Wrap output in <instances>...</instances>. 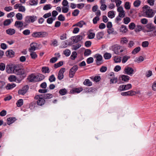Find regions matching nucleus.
<instances>
[{"mask_svg": "<svg viewBox=\"0 0 156 156\" xmlns=\"http://www.w3.org/2000/svg\"><path fill=\"white\" fill-rule=\"evenodd\" d=\"M121 78V80L124 82H128L129 80L130 77L124 75H121L119 77V80H120V78Z\"/></svg>", "mask_w": 156, "mask_h": 156, "instance_id": "13", "label": "nucleus"}, {"mask_svg": "<svg viewBox=\"0 0 156 156\" xmlns=\"http://www.w3.org/2000/svg\"><path fill=\"white\" fill-rule=\"evenodd\" d=\"M104 35L103 32H99L96 34V37L98 40H100L103 38Z\"/></svg>", "mask_w": 156, "mask_h": 156, "instance_id": "30", "label": "nucleus"}, {"mask_svg": "<svg viewBox=\"0 0 156 156\" xmlns=\"http://www.w3.org/2000/svg\"><path fill=\"white\" fill-rule=\"evenodd\" d=\"M39 32H35L31 34V36L34 38H39Z\"/></svg>", "mask_w": 156, "mask_h": 156, "instance_id": "48", "label": "nucleus"}, {"mask_svg": "<svg viewBox=\"0 0 156 156\" xmlns=\"http://www.w3.org/2000/svg\"><path fill=\"white\" fill-rule=\"evenodd\" d=\"M37 100H38L37 101V104L38 105L40 106H42L43 105L45 102V100L44 99H42L41 98H39Z\"/></svg>", "mask_w": 156, "mask_h": 156, "instance_id": "20", "label": "nucleus"}, {"mask_svg": "<svg viewBox=\"0 0 156 156\" xmlns=\"http://www.w3.org/2000/svg\"><path fill=\"white\" fill-rule=\"evenodd\" d=\"M17 119L15 117H12L8 118L7 120V124L10 125V124L14 122Z\"/></svg>", "mask_w": 156, "mask_h": 156, "instance_id": "17", "label": "nucleus"}, {"mask_svg": "<svg viewBox=\"0 0 156 156\" xmlns=\"http://www.w3.org/2000/svg\"><path fill=\"white\" fill-rule=\"evenodd\" d=\"M145 12L146 13V16L149 18L152 17L154 15V13L153 11V9H152L146 10Z\"/></svg>", "mask_w": 156, "mask_h": 156, "instance_id": "7", "label": "nucleus"}, {"mask_svg": "<svg viewBox=\"0 0 156 156\" xmlns=\"http://www.w3.org/2000/svg\"><path fill=\"white\" fill-rule=\"evenodd\" d=\"M30 52V55L32 59H34L37 58V55L35 52L31 51V52Z\"/></svg>", "mask_w": 156, "mask_h": 156, "instance_id": "35", "label": "nucleus"}, {"mask_svg": "<svg viewBox=\"0 0 156 156\" xmlns=\"http://www.w3.org/2000/svg\"><path fill=\"white\" fill-rule=\"evenodd\" d=\"M23 100L22 99L18 100L16 102V105L18 107H21L23 105Z\"/></svg>", "mask_w": 156, "mask_h": 156, "instance_id": "29", "label": "nucleus"}, {"mask_svg": "<svg viewBox=\"0 0 156 156\" xmlns=\"http://www.w3.org/2000/svg\"><path fill=\"white\" fill-rule=\"evenodd\" d=\"M36 79H37V76L32 73L28 76L27 79L29 82H36L37 80H35Z\"/></svg>", "mask_w": 156, "mask_h": 156, "instance_id": "5", "label": "nucleus"}, {"mask_svg": "<svg viewBox=\"0 0 156 156\" xmlns=\"http://www.w3.org/2000/svg\"><path fill=\"white\" fill-rule=\"evenodd\" d=\"M124 87V90H126L130 89L132 88V85L130 83H129L127 85H123Z\"/></svg>", "mask_w": 156, "mask_h": 156, "instance_id": "42", "label": "nucleus"}, {"mask_svg": "<svg viewBox=\"0 0 156 156\" xmlns=\"http://www.w3.org/2000/svg\"><path fill=\"white\" fill-rule=\"evenodd\" d=\"M97 89L93 87L87 88L86 89V91L87 92H94L97 91Z\"/></svg>", "mask_w": 156, "mask_h": 156, "instance_id": "27", "label": "nucleus"}, {"mask_svg": "<svg viewBox=\"0 0 156 156\" xmlns=\"http://www.w3.org/2000/svg\"><path fill=\"white\" fill-rule=\"evenodd\" d=\"M41 71L42 73H48L50 72L49 68L47 67H43L41 69Z\"/></svg>", "mask_w": 156, "mask_h": 156, "instance_id": "31", "label": "nucleus"}, {"mask_svg": "<svg viewBox=\"0 0 156 156\" xmlns=\"http://www.w3.org/2000/svg\"><path fill=\"white\" fill-rule=\"evenodd\" d=\"M128 42V40L126 37H123L121 38L120 43L122 44H126Z\"/></svg>", "mask_w": 156, "mask_h": 156, "instance_id": "39", "label": "nucleus"}, {"mask_svg": "<svg viewBox=\"0 0 156 156\" xmlns=\"http://www.w3.org/2000/svg\"><path fill=\"white\" fill-rule=\"evenodd\" d=\"M83 84L85 85L90 86L92 85V83L90 80L89 79H86L83 82Z\"/></svg>", "mask_w": 156, "mask_h": 156, "instance_id": "33", "label": "nucleus"}, {"mask_svg": "<svg viewBox=\"0 0 156 156\" xmlns=\"http://www.w3.org/2000/svg\"><path fill=\"white\" fill-rule=\"evenodd\" d=\"M12 73H14L17 75H23V73L27 74L26 71L24 69L22 68H19V69H17V70L13 71Z\"/></svg>", "mask_w": 156, "mask_h": 156, "instance_id": "4", "label": "nucleus"}, {"mask_svg": "<svg viewBox=\"0 0 156 156\" xmlns=\"http://www.w3.org/2000/svg\"><path fill=\"white\" fill-rule=\"evenodd\" d=\"M100 20V18L99 17L96 16L94 17L93 20V23L94 24H96L97 23L98 21Z\"/></svg>", "mask_w": 156, "mask_h": 156, "instance_id": "64", "label": "nucleus"}, {"mask_svg": "<svg viewBox=\"0 0 156 156\" xmlns=\"http://www.w3.org/2000/svg\"><path fill=\"white\" fill-rule=\"evenodd\" d=\"M56 78L54 75H52L50 76L49 78V80L50 82L55 81Z\"/></svg>", "mask_w": 156, "mask_h": 156, "instance_id": "54", "label": "nucleus"}, {"mask_svg": "<svg viewBox=\"0 0 156 156\" xmlns=\"http://www.w3.org/2000/svg\"><path fill=\"white\" fill-rule=\"evenodd\" d=\"M140 50V47H137L134 49L132 52L133 54H135L138 52Z\"/></svg>", "mask_w": 156, "mask_h": 156, "instance_id": "38", "label": "nucleus"}, {"mask_svg": "<svg viewBox=\"0 0 156 156\" xmlns=\"http://www.w3.org/2000/svg\"><path fill=\"white\" fill-rule=\"evenodd\" d=\"M16 86V85L14 83H12L11 84L8 83L5 87L7 90H10L12 88L15 87Z\"/></svg>", "mask_w": 156, "mask_h": 156, "instance_id": "22", "label": "nucleus"}, {"mask_svg": "<svg viewBox=\"0 0 156 156\" xmlns=\"http://www.w3.org/2000/svg\"><path fill=\"white\" fill-rule=\"evenodd\" d=\"M135 92L133 90H130L127 92H122L121 93V95L123 96H132L134 95Z\"/></svg>", "mask_w": 156, "mask_h": 156, "instance_id": "10", "label": "nucleus"}, {"mask_svg": "<svg viewBox=\"0 0 156 156\" xmlns=\"http://www.w3.org/2000/svg\"><path fill=\"white\" fill-rule=\"evenodd\" d=\"M78 27H82L83 25L86 24V23L84 21L81 20L77 23Z\"/></svg>", "mask_w": 156, "mask_h": 156, "instance_id": "56", "label": "nucleus"}, {"mask_svg": "<svg viewBox=\"0 0 156 156\" xmlns=\"http://www.w3.org/2000/svg\"><path fill=\"white\" fill-rule=\"evenodd\" d=\"M58 60V58L56 57L52 58L50 60V63H54Z\"/></svg>", "mask_w": 156, "mask_h": 156, "instance_id": "63", "label": "nucleus"}, {"mask_svg": "<svg viewBox=\"0 0 156 156\" xmlns=\"http://www.w3.org/2000/svg\"><path fill=\"white\" fill-rule=\"evenodd\" d=\"M27 74L23 73V75H19L18 77H16V82L20 83L27 76Z\"/></svg>", "mask_w": 156, "mask_h": 156, "instance_id": "14", "label": "nucleus"}, {"mask_svg": "<svg viewBox=\"0 0 156 156\" xmlns=\"http://www.w3.org/2000/svg\"><path fill=\"white\" fill-rule=\"evenodd\" d=\"M144 28V27L143 28L141 26L138 25L136 26V27L135 29V31L136 32H138L143 30Z\"/></svg>", "mask_w": 156, "mask_h": 156, "instance_id": "43", "label": "nucleus"}, {"mask_svg": "<svg viewBox=\"0 0 156 156\" xmlns=\"http://www.w3.org/2000/svg\"><path fill=\"white\" fill-rule=\"evenodd\" d=\"M12 21V19H6L4 21L3 25L4 26H8L10 24Z\"/></svg>", "mask_w": 156, "mask_h": 156, "instance_id": "23", "label": "nucleus"}, {"mask_svg": "<svg viewBox=\"0 0 156 156\" xmlns=\"http://www.w3.org/2000/svg\"><path fill=\"white\" fill-rule=\"evenodd\" d=\"M72 38L73 41L75 43H78L83 39L82 36L80 35L73 36Z\"/></svg>", "mask_w": 156, "mask_h": 156, "instance_id": "9", "label": "nucleus"}, {"mask_svg": "<svg viewBox=\"0 0 156 156\" xmlns=\"http://www.w3.org/2000/svg\"><path fill=\"white\" fill-rule=\"evenodd\" d=\"M8 79L11 82H16V77L15 75H11L8 77Z\"/></svg>", "mask_w": 156, "mask_h": 156, "instance_id": "24", "label": "nucleus"}, {"mask_svg": "<svg viewBox=\"0 0 156 156\" xmlns=\"http://www.w3.org/2000/svg\"><path fill=\"white\" fill-rule=\"evenodd\" d=\"M144 60V57L142 56H140L138 58H136V59L134 60V61L136 62L140 63V62L143 61Z\"/></svg>", "mask_w": 156, "mask_h": 156, "instance_id": "36", "label": "nucleus"}, {"mask_svg": "<svg viewBox=\"0 0 156 156\" xmlns=\"http://www.w3.org/2000/svg\"><path fill=\"white\" fill-rule=\"evenodd\" d=\"M30 48H29V51L30 52L31 51H34L36 50V47L33 45V43H32L30 44Z\"/></svg>", "mask_w": 156, "mask_h": 156, "instance_id": "41", "label": "nucleus"}, {"mask_svg": "<svg viewBox=\"0 0 156 156\" xmlns=\"http://www.w3.org/2000/svg\"><path fill=\"white\" fill-rule=\"evenodd\" d=\"M53 96V95L52 94L49 93L45 94V96L44 98V100L45 99H50L52 98Z\"/></svg>", "mask_w": 156, "mask_h": 156, "instance_id": "49", "label": "nucleus"}, {"mask_svg": "<svg viewBox=\"0 0 156 156\" xmlns=\"http://www.w3.org/2000/svg\"><path fill=\"white\" fill-rule=\"evenodd\" d=\"M14 26L18 28H21L23 26V23L22 21H16L15 23Z\"/></svg>", "mask_w": 156, "mask_h": 156, "instance_id": "21", "label": "nucleus"}, {"mask_svg": "<svg viewBox=\"0 0 156 156\" xmlns=\"http://www.w3.org/2000/svg\"><path fill=\"white\" fill-rule=\"evenodd\" d=\"M141 3V1L140 0H136L133 3V5L135 7H138Z\"/></svg>", "mask_w": 156, "mask_h": 156, "instance_id": "51", "label": "nucleus"}, {"mask_svg": "<svg viewBox=\"0 0 156 156\" xmlns=\"http://www.w3.org/2000/svg\"><path fill=\"white\" fill-rule=\"evenodd\" d=\"M67 93V90L65 88L61 89L59 90V94L62 95L66 94Z\"/></svg>", "mask_w": 156, "mask_h": 156, "instance_id": "44", "label": "nucleus"}, {"mask_svg": "<svg viewBox=\"0 0 156 156\" xmlns=\"http://www.w3.org/2000/svg\"><path fill=\"white\" fill-rule=\"evenodd\" d=\"M118 78L117 77H114V78L111 79L110 80V84H112L114 83H117L118 84H121L123 83L124 82H122L121 81H119V82H118Z\"/></svg>", "mask_w": 156, "mask_h": 156, "instance_id": "15", "label": "nucleus"}, {"mask_svg": "<svg viewBox=\"0 0 156 156\" xmlns=\"http://www.w3.org/2000/svg\"><path fill=\"white\" fill-rule=\"evenodd\" d=\"M83 90L82 87L74 88L71 90L70 91V94H75L76 93H79L82 91Z\"/></svg>", "mask_w": 156, "mask_h": 156, "instance_id": "11", "label": "nucleus"}, {"mask_svg": "<svg viewBox=\"0 0 156 156\" xmlns=\"http://www.w3.org/2000/svg\"><path fill=\"white\" fill-rule=\"evenodd\" d=\"M38 3V0H30L29 4L31 5H37Z\"/></svg>", "mask_w": 156, "mask_h": 156, "instance_id": "40", "label": "nucleus"}, {"mask_svg": "<svg viewBox=\"0 0 156 156\" xmlns=\"http://www.w3.org/2000/svg\"><path fill=\"white\" fill-rule=\"evenodd\" d=\"M146 28L147 29V30H146V31L147 32H150L151 31H153L155 30V27L153 24L152 23H149L145 26L144 27V28Z\"/></svg>", "mask_w": 156, "mask_h": 156, "instance_id": "3", "label": "nucleus"}, {"mask_svg": "<svg viewBox=\"0 0 156 156\" xmlns=\"http://www.w3.org/2000/svg\"><path fill=\"white\" fill-rule=\"evenodd\" d=\"M124 7L126 9H129L130 8V3L129 2H126L124 5Z\"/></svg>", "mask_w": 156, "mask_h": 156, "instance_id": "60", "label": "nucleus"}, {"mask_svg": "<svg viewBox=\"0 0 156 156\" xmlns=\"http://www.w3.org/2000/svg\"><path fill=\"white\" fill-rule=\"evenodd\" d=\"M78 66L77 65H75L72 67L69 70V76L70 78L73 77L75 73L78 69Z\"/></svg>", "mask_w": 156, "mask_h": 156, "instance_id": "2", "label": "nucleus"}, {"mask_svg": "<svg viewBox=\"0 0 156 156\" xmlns=\"http://www.w3.org/2000/svg\"><path fill=\"white\" fill-rule=\"evenodd\" d=\"M6 32L8 34L12 35L15 34L16 30L14 29L10 28L7 30L6 31Z\"/></svg>", "mask_w": 156, "mask_h": 156, "instance_id": "19", "label": "nucleus"}, {"mask_svg": "<svg viewBox=\"0 0 156 156\" xmlns=\"http://www.w3.org/2000/svg\"><path fill=\"white\" fill-rule=\"evenodd\" d=\"M136 25L133 23H131L129 25V28L131 30L134 29Z\"/></svg>", "mask_w": 156, "mask_h": 156, "instance_id": "58", "label": "nucleus"}, {"mask_svg": "<svg viewBox=\"0 0 156 156\" xmlns=\"http://www.w3.org/2000/svg\"><path fill=\"white\" fill-rule=\"evenodd\" d=\"M111 54L107 52H106L104 55V57L105 59H109L111 58Z\"/></svg>", "mask_w": 156, "mask_h": 156, "instance_id": "37", "label": "nucleus"}, {"mask_svg": "<svg viewBox=\"0 0 156 156\" xmlns=\"http://www.w3.org/2000/svg\"><path fill=\"white\" fill-rule=\"evenodd\" d=\"M80 11L78 9H75L74 10L72 13V14L73 16H77L79 14Z\"/></svg>", "mask_w": 156, "mask_h": 156, "instance_id": "59", "label": "nucleus"}, {"mask_svg": "<svg viewBox=\"0 0 156 156\" xmlns=\"http://www.w3.org/2000/svg\"><path fill=\"white\" fill-rule=\"evenodd\" d=\"M130 58L129 56L125 55L123 57L122 62V63H125L126 62L127 60Z\"/></svg>", "mask_w": 156, "mask_h": 156, "instance_id": "45", "label": "nucleus"}, {"mask_svg": "<svg viewBox=\"0 0 156 156\" xmlns=\"http://www.w3.org/2000/svg\"><path fill=\"white\" fill-rule=\"evenodd\" d=\"M15 53L12 50L9 49L5 52L6 56L9 58H12L14 57Z\"/></svg>", "mask_w": 156, "mask_h": 156, "instance_id": "12", "label": "nucleus"}, {"mask_svg": "<svg viewBox=\"0 0 156 156\" xmlns=\"http://www.w3.org/2000/svg\"><path fill=\"white\" fill-rule=\"evenodd\" d=\"M12 71L17 70L19 68H22V66L20 64H13Z\"/></svg>", "mask_w": 156, "mask_h": 156, "instance_id": "26", "label": "nucleus"}, {"mask_svg": "<svg viewBox=\"0 0 156 156\" xmlns=\"http://www.w3.org/2000/svg\"><path fill=\"white\" fill-rule=\"evenodd\" d=\"M13 64L7 65L6 68V71L8 73H12V71Z\"/></svg>", "mask_w": 156, "mask_h": 156, "instance_id": "16", "label": "nucleus"}, {"mask_svg": "<svg viewBox=\"0 0 156 156\" xmlns=\"http://www.w3.org/2000/svg\"><path fill=\"white\" fill-rule=\"evenodd\" d=\"M77 55V53L75 51H73L72 54L70 56L71 59L73 60H74L75 58L76 57Z\"/></svg>", "mask_w": 156, "mask_h": 156, "instance_id": "46", "label": "nucleus"}, {"mask_svg": "<svg viewBox=\"0 0 156 156\" xmlns=\"http://www.w3.org/2000/svg\"><path fill=\"white\" fill-rule=\"evenodd\" d=\"M67 41H63L61 43V45L60 46V47L61 48H65L67 47L68 46V44L67 42H66Z\"/></svg>", "mask_w": 156, "mask_h": 156, "instance_id": "47", "label": "nucleus"}, {"mask_svg": "<svg viewBox=\"0 0 156 156\" xmlns=\"http://www.w3.org/2000/svg\"><path fill=\"white\" fill-rule=\"evenodd\" d=\"M121 46L118 44H115L112 47V50L114 53L116 55H119V51L120 49Z\"/></svg>", "mask_w": 156, "mask_h": 156, "instance_id": "6", "label": "nucleus"}, {"mask_svg": "<svg viewBox=\"0 0 156 156\" xmlns=\"http://www.w3.org/2000/svg\"><path fill=\"white\" fill-rule=\"evenodd\" d=\"M65 70V68H62L59 70V80H61L63 78V73Z\"/></svg>", "mask_w": 156, "mask_h": 156, "instance_id": "18", "label": "nucleus"}, {"mask_svg": "<svg viewBox=\"0 0 156 156\" xmlns=\"http://www.w3.org/2000/svg\"><path fill=\"white\" fill-rule=\"evenodd\" d=\"M39 33V38L45 37L48 35V33L45 31H40Z\"/></svg>", "mask_w": 156, "mask_h": 156, "instance_id": "28", "label": "nucleus"}, {"mask_svg": "<svg viewBox=\"0 0 156 156\" xmlns=\"http://www.w3.org/2000/svg\"><path fill=\"white\" fill-rule=\"evenodd\" d=\"M51 5L50 4H46L43 7V9L44 10H47L51 9Z\"/></svg>", "mask_w": 156, "mask_h": 156, "instance_id": "55", "label": "nucleus"}, {"mask_svg": "<svg viewBox=\"0 0 156 156\" xmlns=\"http://www.w3.org/2000/svg\"><path fill=\"white\" fill-rule=\"evenodd\" d=\"M16 16L18 20H21L23 19L22 14L20 13L16 14Z\"/></svg>", "mask_w": 156, "mask_h": 156, "instance_id": "52", "label": "nucleus"}, {"mask_svg": "<svg viewBox=\"0 0 156 156\" xmlns=\"http://www.w3.org/2000/svg\"><path fill=\"white\" fill-rule=\"evenodd\" d=\"M63 53L66 56H68L70 55L71 51L69 50L66 49L63 51Z\"/></svg>", "mask_w": 156, "mask_h": 156, "instance_id": "50", "label": "nucleus"}, {"mask_svg": "<svg viewBox=\"0 0 156 156\" xmlns=\"http://www.w3.org/2000/svg\"><path fill=\"white\" fill-rule=\"evenodd\" d=\"M90 34L88 36V37L90 39H92L94 38L95 34L94 33L90 32H89Z\"/></svg>", "mask_w": 156, "mask_h": 156, "instance_id": "61", "label": "nucleus"}, {"mask_svg": "<svg viewBox=\"0 0 156 156\" xmlns=\"http://www.w3.org/2000/svg\"><path fill=\"white\" fill-rule=\"evenodd\" d=\"M91 51L90 49H86L84 52V56H88L91 54Z\"/></svg>", "mask_w": 156, "mask_h": 156, "instance_id": "53", "label": "nucleus"}, {"mask_svg": "<svg viewBox=\"0 0 156 156\" xmlns=\"http://www.w3.org/2000/svg\"><path fill=\"white\" fill-rule=\"evenodd\" d=\"M124 23L126 24H128L130 21V19L129 17H126L123 19Z\"/></svg>", "mask_w": 156, "mask_h": 156, "instance_id": "57", "label": "nucleus"}, {"mask_svg": "<svg viewBox=\"0 0 156 156\" xmlns=\"http://www.w3.org/2000/svg\"><path fill=\"white\" fill-rule=\"evenodd\" d=\"M124 71L125 74L130 75L133 73L134 69L131 67H126L124 69Z\"/></svg>", "mask_w": 156, "mask_h": 156, "instance_id": "8", "label": "nucleus"}, {"mask_svg": "<svg viewBox=\"0 0 156 156\" xmlns=\"http://www.w3.org/2000/svg\"><path fill=\"white\" fill-rule=\"evenodd\" d=\"M108 16L111 19L114 18L115 16L114 11L113 10L110 11L108 12Z\"/></svg>", "mask_w": 156, "mask_h": 156, "instance_id": "34", "label": "nucleus"}, {"mask_svg": "<svg viewBox=\"0 0 156 156\" xmlns=\"http://www.w3.org/2000/svg\"><path fill=\"white\" fill-rule=\"evenodd\" d=\"M128 31V29L126 26L122 25L120 29V31L123 33H126Z\"/></svg>", "mask_w": 156, "mask_h": 156, "instance_id": "32", "label": "nucleus"}, {"mask_svg": "<svg viewBox=\"0 0 156 156\" xmlns=\"http://www.w3.org/2000/svg\"><path fill=\"white\" fill-rule=\"evenodd\" d=\"M37 76V79H38L37 81L38 82L43 80L45 78L44 75L40 73H38Z\"/></svg>", "mask_w": 156, "mask_h": 156, "instance_id": "25", "label": "nucleus"}, {"mask_svg": "<svg viewBox=\"0 0 156 156\" xmlns=\"http://www.w3.org/2000/svg\"><path fill=\"white\" fill-rule=\"evenodd\" d=\"M30 33V30L28 29L25 30L23 32V34L26 36L29 35Z\"/></svg>", "mask_w": 156, "mask_h": 156, "instance_id": "62", "label": "nucleus"}, {"mask_svg": "<svg viewBox=\"0 0 156 156\" xmlns=\"http://www.w3.org/2000/svg\"><path fill=\"white\" fill-rule=\"evenodd\" d=\"M37 17L35 16H27L25 17V21L27 23L30 22L33 23L37 19Z\"/></svg>", "mask_w": 156, "mask_h": 156, "instance_id": "1", "label": "nucleus"}]
</instances>
